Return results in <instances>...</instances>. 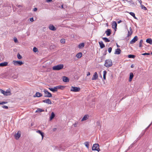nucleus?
<instances>
[{"mask_svg":"<svg viewBox=\"0 0 152 152\" xmlns=\"http://www.w3.org/2000/svg\"><path fill=\"white\" fill-rule=\"evenodd\" d=\"M14 41L15 42H18L17 39L16 37H14Z\"/></svg>","mask_w":152,"mask_h":152,"instance_id":"a18cd8bd","label":"nucleus"},{"mask_svg":"<svg viewBox=\"0 0 152 152\" xmlns=\"http://www.w3.org/2000/svg\"><path fill=\"white\" fill-rule=\"evenodd\" d=\"M133 65H131V67L133 68Z\"/></svg>","mask_w":152,"mask_h":152,"instance_id":"6e6d98bb","label":"nucleus"},{"mask_svg":"<svg viewBox=\"0 0 152 152\" xmlns=\"http://www.w3.org/2000/svg\"><path fill=\"white\" fill-rule=\"evenodd\" d=\"M88 117L89 116L88 115H85L81 119V121H84L86 120L88 118Z\"/></svg>","mask_w":152,"mask_h":152,"instance_id":"a211bd4d","label":"nucleus"},{"mask_svg":"<svg viewBox=\"0 0 152 152\" xmlns=\"http://www.w3.org/2000/svg\"><path fill=\"white\" fill-rule=\"evenodd\" d=\"M63 81L64 82H67L69 81V80L68 77H63Z\"/></svg>","mask_w":152,"mask_h":152,"instance_id":"a878e982","label":"nucleus"},{"mask_svg":"<svg viewBox=\"0 0 152 152\" xmlns=\"http://www.w3.org/2000/svg\"><path fill=\"white\" fill-rule=\"evenodd\" d=\"M17 57L19 59H21L22 58V56L19 53H18L17 55Z\"/></svg>","mask_w":152,"mask_h":152,"instance_id":"4c0bfd02","label":"nucleus"},{"mask_svg":"<svg viewBox=\"0 0 152 152\" xmlns=\"http://www.w3.org/2000/svg\"><path fill=\"white\" fill-rule=\"evenodd\" d=\"M138 1L140 3V5L142 4V1L141 0H138Z\"/></svg>","mask_w":152,"mask_h":152,"instance_id":"49530a36","label":"nucleus"},{"mask_svg":"<svg viewBox=\"0 0 152 152\" xmlns=\"http://www.w3.org/2000/svg\"><path fill=\"white\" fill-rule=\"evenodd\" d=\"M112 48L111 47L109 48L108 49V51L110 53L111 52Z\"/></svg>","mask_w":152,"mask_h":152,"instance_id":"a19ab883","label":"nucleus"},{"mask_svg":"<svg viewBox=\"0 0 152 152\" xmlns=\"http://www.w3.org/2000/svg\"><path fill=\"white\" fill-rule=\"evenodd\" d=\"M84 43H82L80 44L78 46V47L80 48H82L84 47Z\"/></svg>","mask_w":152,"mask_h":152,"instance_id":"393cba45","label":"nucleus"},{"mask_svg":"<svg viewBox=\"0 0 152 152\" xmlns=\"http://www.w3.org/2000/svg\"><path fill=\"white\" fill-rule=\"evenodd\" d=\"M11 94V93L10 91L9 90H7L5 91V96L10 95Z\"/></svg>","mask_w":152,"mask_h":152,"instance_id":"f3484780","label":"nucleus"},{"mask_svg":"<svg viewBox=\"0 0 152 152\" xmlns=\"http://www.w3.org/2000/svg\"><path fill=\"white\" fill-rule=\"evenodd\" d=\"M56 130V128H54L53 129V130L54 131H55Z\"/></svg>","mask_w":152,"mask_h":152,"instance_id":"864d4df0","label":"nucleus"},{"mask_svg":"<svg viewBox=\"0 0 152 152\" xmlns=\"http://www.w3.org/2000/svg\"><path fill=\"white\" fill-rule=\"evenodd\" d=\"M121 50L119 48L117 49L115 52V54H119L121 53Z\"/></svg>","mask_w":152,"mask_h":152,"instance_id":"2eb2a0df","label":"nucleus"},{"mask_svg":"<svg viewBox=\"0 0 152 152\" xmlns=\"http://www.w3.org/2000/svg\"><path fill=\"white\" fill-rule=\"evenodd\" d=\"M82 56V53L81 52L79 53L76 55V57L78 58H80Z\"/></svg>","mask_w":152,"mask_h":152,"instance_id":"5701e85b","label":"nucleus"},{"mask_svg":"<svg viewBox=\"0 0 152 152\" xmlns=\"http://www.w3.org/2000/svg\"><path fill=\"white\" fill-rule=\"evenodd\" d=\"M113 65L112 62L110 59L106 60L105 61L104 66L107 67H109Z\"/></svg>","mask_w":152,"mask_h":152,"instance_id":"f03ea898","label":"nucleus"},{"mask_svg":"<svg viewBox=\"0 0 152 152\" xmlns=\"http://www.w3.org/2000/svg\"><path fill=\"white\" fill-rule=\"evenodd\" d=\"M134 77V75L133 73L131 72L130 73V76L129 81V82L132 81V80Z\"/></svg>","mask_w":152,"mask_h":152,"instance_id":"412c9836","label":"nucleus"},{"mask_svg":"<svg viewBox=\"0 0 152 152\" xmlns=\"http://www.w3.org/2000/svg\"><path fill=\"white\" fill-rule=\"evenodd\" d=\"M61 7H62V8H63V5H62L61 6Z\"/></svg>","mask_w":152,"mask_h":152,"instance_id":"13d9d810","label":"nucleus"},{"mask_svg":"<svg viewBox=\"0 0 152 152\" xmlns=\"http://www.w3.org/2000/svg\"><path fill=\"white\" fill-rule=\"evenodd\" d=\"M138 38L137 36H135L130 41V43L131 44H132L134 43L138 40Z\"/></svg>","mask_w":152,"mask_h":152,"instance_id":"1a4fd4ad","label":"nucleus"},{"mask_svg":"<svg viewBox=\"0 0 152 152\" xmlns=\"http://www.w3.org/2000/svg\"><path fill=\"white\" fill-rule=\"evenodd\" d=\"M150 54V53H142V55H149Z\"/></svg>","mask_w":152,"mask_h":152,"instance_id":"c03bdc74","label":"nucleus"},{"mask_svg":"<svg viewBox=\"0 0 152 152\" xmlns=\"http://www.w3.org/2000/svg\"><path fill=\"white\" fill-rule=\"evenodd\" d=\"M44 92L46 95L45 97H50L52 96V94L51 93L49 92L47 90H44Z\"/></svg>","mask_w":152,"mask_h":152,"instance_id":"0eeeda50","label":"nucleus"},{"mask_svg":"<svg viewBox=\"0 0 152 152\" xmlns=\"http://www.w3.org/2000/svg\"><path fill=\"white\" fill-rule=\"evenodd\" d=\"M65 87L62 86H58L54 87V88H49V89L51 91L53 92H56L57 91L58 89H61L62 90H63Z\"/></svg>","mask_w":152,"mask_h":152,"instance_id":"f257e3e1","label":"nucleus"},{"mask_svg":"<svg viewBox=\"0 0 152 152\" xmlns=\"http://www.w3.org/2000/svg\"><path fill=\"white\" fill-rule=\"evenodd\" d=\"M30 20L31 22H33L34 21L33 18H30Z\"/></svg>","mask_w":152,"mask_h":152,"instance_id":"de8ad7c7","label":"nucleus"},{"mask_svg":"<svg viewBox=\"0 0 152 152\" xmlns=\"http://www.w3.org/2000/svg\"><path fill=\"white\" fill-rule=\"evenodd\" d=\"M90 75V73L89 72H87V76H88L89 75Z\"/></svg>","mask_w":152,"mask_h":152,"instance_id":"09e8293b","label":"nucleus"},{"mask_svg":"<svg viewBox=\"0 0 152 152\" xmlns=\"http://www.w3.org/2000/svg\"><path fill=\"white\" fill-rule=\"evenodd\" d=\"M21 132L20 131H18L17 133L15 134V137L16 140H18L20 137Z\"/></svg>","mask_w":152,"mask_h":152,"instance_id":"6e6552de","label":"nucleus"},{"mask_svg":"<svg viewBox=\"0 0 152 152\" xmlns=\"http://www.w3.org/2000/svg\"><path fill=\"white\" fill-rule=\"evenodd\" d=\"M52 0H46L47 2H50L52 1Z\"/></svg>","mask_w":152,"mask_h":152,"instance_id":"3c124183","label":"nucleus"},{"mask_svg":"<svg viewBox=\"0 0 152 152\" xmlns=\"http://www.w3.org/2000/svg\"><path fill=\"white\" fill-rule=\"evenodd\" d=\"M104 40L105 42H110V40L109 39L107 38L106 37H103L102 38Z\"/></svg>","mask_w":152,"mask_h":152,"instance_id":"c756f323","label":"nucleus"},{"mask_svg":"<svg viewBox=\"0 0 152 152\" xmlns=\"http://www.w3.org/2000/svg\"><path fill=\"white\" fill-rule=\"evenodd\" d=\"M99 44L101 48H103L105 47V45L102 41L99 42Z\"/></svg>","mask_w":152,"mask_h":152,"instance_id":"aec40b11","label":"nucleus"},{"mask_svg":"<svg viewBox=\"0 0 152 152\" xmlns=\"http://www.w3.org/2000/svg\"><path fill=\"white\" fill-rule=\"evenodd\" d=\"M103 79L104 80L106 79V75L107 74V72L106 71H103Z\"/></svg>","mask_w":152,"mask_h":152,"instance_id":"c85d7f7f","label":"nucleus"},{"mask_svg":"<svg viewBox=\"0 0 152 152\" xmlns=\"http://www.w3.org/2000/svg\"><path fill=\"white\" fill-rule=\"evenodd\" d=\"M143 42V40L142 39H141L139 42V47H141L142 46V43Z\"/></svg>","mask_w":152,"mask_h":152,"instance_id":"c9c22d12","label":"nucleus"},{"mask_svg":"<svg viewBox=\"0 0 152 152\" xmlns=\"http://www.w3.org/2000/svg\"><path fill=\"white\" fill-rule=\"evenodd\" d=\"M8 63L7 62H4L0 64V66H6L8 65Z\"/></svg>","mask_w":152,"mask_h":152,"instance_id":"4be33fe9","label":"nucleus"},{"mask_svg":"<svg viewBox=\"0 0 152 152\" xmlns=\"http://www.w3.org/2000/svg\"><path fill=\"white\" fill-rule=\"evenodd\" d=\"M105 32L107 36H109L111 33V30L110 29H107Z\"/></svg>","mask_w":152,"mask_h":152,"instance_id":"4468645a","label":"nucleus"},{"mask_svg":"<svg viewBox=\"0 0 152 152\" xmlns=\"http://www.w3.org/2000/svg\"><path fill=\"white\" fill-rule=\"evenodd\" d=\"M0 91L1 93L5 96V91L1 89H0Z\"/></svg>","mask_w":152,"mask_h":152,"instance_id":"ea45409f","label":"nucleus"},{"mask_svg":"<svg viewBox=\"0 0 152 152\" xmlns=\"http://www.w3.org/2000/svg\"><path fill=\"white\" fill-rule=\"evenodd\" d=\"M129 14L132 16H133L134 18L135 19H137L136 17L135 16V14L133 12H130L129 13Z\"/></svg>","mask_w":152,"mask_h":152,"instance_id":"7c9ffc66","label":"nucleus"},{"mask_svg":"<svg viewBox=\"0 0 152 152\" xmlns=\"http://www.w3.org/2000/svg\"><path fill=\"white\" fill-rule=\"evenodd\" d=\"M44 111V110L40 108H38L37 109V110L36 111V112H42Z\"/></svg>","mask_w":152,"mask_h":152,"instance_id":"f704fd0d","label":"nucleus"},{"mask_svg":"<svg viewBox=\"0 0 152 152\" xmlns=\"http://www.w3.org/2000/svg\"><path fill=\"white\" fill-rule=\"evenodd\" d=\"M64 67V65L63 64H59L53 66V69L54 70H59Z\"/></svg>","mask_w":152,"mask_h":152,"instance_id":"7ed1b4c3","label":"nucleus"},{"mask_svg":"<svg viewBox=\"0 0 152 152\" xmlns=\"http://www.w3.org/2000/svg\"><path fill=\"white\" fill-rule=\"evenodd\" d=\"M55 115L54 113L53 112H52L51 113V115L50 116V120H51L52 119H53V118H54V117H55Z\"/></svg>","mask_w":152,"mask_h":152,"instance_id":"bb28decb","label":"nucleus"},{"mask_svg":"<svg viewBox=\"0 0 152 152\" xmlns=\"http://www.w3.org/2000/svg\"><path fill=\"white\" fill-rule=\"evenodd\" d=\"M33 50L34 52H36L38 51V49L36 47H34L33 48Z\"/></svg>","mask_w":152,"mask_h":152,"instance_id":"58836bf2","label":"nucleus"},{"mask_svg":"<svg viewBox=\"0 0 152 152\" xmlns=\"http://www.w3.org/2000/svg\"><path fill=\"white\" fill-rule=\"evenodd\" d=\"M49 29L52 31H55L56 30V28L55 27H54L53 25L50 24L49 26Z\"/></svg>","mask_w":152,"mask_h":152,"instance_id":"ddd939ff","label":"nucleus"},{"mask_svg":"<svg viewBox=\"0 0 152 152\" xmlns=\"http://www.w3.org/2000/svg\"><path fill=\"white\" fill-rule=\"evenodd\" d=\"M151 54L152 55V52H151Z\"/></svg>","mask_w":152,"mask_h":152,"instance_id":"bf43d9fd","label":"nucleus"},{"mask_svg":"<svg viewBox=\"0 0 152 152\" xmlns=\"http://www.w3.org/2000/svg\"><path fill=\"white\" fill-rule=\"evenodd\" d=\"M7 103V102H2L0 103V104H5Z\"/></svg>","mask_w":152,"mask_h":152,"instance_id":"37998d69","label":"nucleus"},{"mask_svg":"<svg viewBox=\"0 0 152 152\" xmlns=\"http://www.w3.org/2000/svg\"><path fill=\"white\" fill-rule=\"evenodd\" d=\"M121 22V20H120L119 21H118V23H119L120 22Z\"/></svg>","mask_w":152,"mask_h":152,"instance_id":"5fc2aeb1","label":"nucleus"},{"mask_svg":"<svg viewBox=\"0 0 152 152\" xmlns=\"http://www.w3.org/2000/svg\"><path fill=\"white\" fill-rule=\"evenodd\" d=\"M117 24L116 22L115 21H114L113 22L112 24V27L114 29L116 28H117Z\"/></svg>","mask_w":152,"mask_h":152,"instance_id":"dca6fc26","label":"nucleus"},{"mask_svg":"<svg viewBox=\"0 0 152 152\" xmlns=\"http://www.w3.org/2000/svg\"><path fill=\"white\" fill-rule=\"evenodd\" d=\"M117 47H119V46L117 44Z\"/></svg>","mask_w":152,"mask_h":152,"instance_id":"4d7b16f0","label":"nucleus"},{"mask_svg":"<svg viewBox=\"0 0 152 152\" xmlns=\"http://www.w3.org/2000/svg\"><path fill=\"white\" fill-rule=\"evenodd\" d=\"M37 9L36 8H35L34 9V11H37Z\"/></svg>","mask_w":152,"mask_h":152,"instance_id":"8fccbe9b","label":"nucleus"},{"mask_svg":"<svg viewBox=\"0 0 152 152\" xmlns=\"http://www.w3.org/2000/svg\"><path fill=\"white\" fill-rule=\"evenodd\" d=\"M43 102L48 104H52L51 100L49 99L43 100Z\"/></svg>","mask_w":152,"mask_h":152,"instance_id":"f8f14e48","label":"nucleus"},{"mask_svg":"<svg viewBox=\"0 0 152 152\" xmlns=\"http://www.w3.org/2000/svg\"><path fill=\"white\" fill-rule=\"evenodd\" d=\"M80 88L79 87L72 86L70 89V91L74 92H79L80 91Z\"/></svg>","mask_w":152,"mask_h":152,"instance_id":"39448f33","label":"nucleus"},{"mask_svg":"<svg viewBox=\"0 0 152 152\" xmlns=\"http://www.w3.org/2000/svg\"><path fill=\"white\" fill-rule=\"evenodd\" d=\"M98 78V75L97 73L96 72L94 73L93 76L92 78V80H96Z\"/></svg>","mask_w":152,"mask_h":152,"instance_id":"9d476101","label":"nucleus"},{"mask_svg":"<svg viewBox=\"0 0 152 152\" xmlns=\"http://www.w3.org/2000/svg\"><path fill=\"white\" fill-rule=\"evenodd\" d=\"M92 150L94 151H97L98 152L100 151L99 148V145L98 144H95L93 145L92 147Z\"/></svg>","mask_w":152,"mask_h":152,"instance_id":"20e7f679","label":"nucleus"},{"mask_svg":"<svg viewBox=\"0 0 152 152\" xmlns=\"http://www.w3.org/2000/svg\"><path fill=\"white\" fill-rule=\"evenodd\" d=\"M42 96V94L40 93L37 92L34 96V97H40Z\"/></svg>","mask_w":152,"mask_h":152,"instance_id":"6ab92c4d","label":"nucleus"},{"mask_svg":"<svg viewBox=\"0 0 152 152\" xmlns=\"http://www.w3.org/2000/svg\"><path fill=\"white\" fill-rule=\"evenodd\" d=\"M135 57V56L133 55H129L128 56V57L130 58H134Z\"/></svg>","mask_w":152,"mask_h":152,"instance_id":"473e14b6","label":"nucleus"},{"mask_svg":"<svg viewBox=\"0 0 152 152\" xmlns=\"http://www.w3.org/2000/svg\"><path fill=\"white\" fill-rule=\"evenodd\" d=\"M132 31L131 27L129 28V30H128V34L127 37H128L130 36L132 34Z\"/></svg>","mask_w":152,"mask_h":152,"instance_id":"9b49d317","label":"nucleus"},{"mask_svg":"<svg viewBox=\"0 0 152 152\" xmlns=\"http://www.w3.org/2000/svg\"><path fill=\"white\" fill-rule=\"evenodd\" d=\"M141 7V8L142 9H143L144 10H147L146 8L142 4L140 5Z\"/></svg>","mask_w":152,"mask_h":152,"instance_id":"72a5a7b5","label":"nucleus"},{"mask_svg":"<svg viewBox=\"0 0 152 152\" xmlns=\"http://www.w3.org/2000/svg\"><path fill=\"white\" fill-rule=\"evenodd\" d=\"M84 144L88 148H89V142H86L84 143Z\"/></svg>","mask_w":152,"mask_h":152,"instance_id":"2f4dec72","label":"nucleus"},{"mask_svg":"<svg viewBox=\"0 0 152 152\" xmlns=\"http://www.w3.org/2000/svg\"><path fill=\"white\" fill-rule=\"evenodd\" d=\"M60 42L61 43L64 44L65 43V39H61L60 40Z\"/></svg>","mask_w":152,"mask_h":152,"instance_id":"e433bc0d","label":"nucleus"},{"mask_svg":"<svg viewBox=\"0 0 152 152\" xmlns=\"http://www.w3.org/2000/svg\"><path fill=\"white\" fill-rule=\"evenodd\" d=\"M73 126L75 127H76L77 126V124L75 123V124H73Z\"/></svg>","mask_w":152,"mask_h":152,"instance_id":"603ef678","label":"nucleus"},{"mask_svg":"<svg viewBox=\"0 0 152 152\" xmlns=\"http://www.w3.org/2000/svg\"><path fill=\"white\" fill-rule=\"evenodd\" d=\"M13 64L15 65L20 66L23 64V63L21 61H13Z\"/></svg>","mask_w":152,"mask_h":152,"instance_id":"423d86ee","label":"nucleus"},{"mask_svg":"<svg viewBox=\"0 0 152 152\" xmlns=\"http://www.w3.org/2000/svg\"><path fill=\"white\" fill-rule=\"evenodd\" d=\"M146 42L150 44H152V39L151 38L147 39L146 40Z\"/></svg>","mask_w":152,"mask_h":152,"instance_id":"b1692460","label":"nucleus"},{"mask_svg":"<svg viewBox=\"0 0 152 152\" xmlns=\"http://www.w3.org/2000/svg\"><path fill=\"white\" fill-rule=\"evenodd\" d=\"M2 107L3 108H4V109H7L8 108V107L7 106H5V105L3 106H2Z\"/></svg>","mask_w":152,"mask_h":152,"instance_id":"79ce46f5","label":"nucleus"},{"mask_svg":"<svg viewBox=\"0 0 152 152\" xmlns=\"http://www.w3.org/2000/svg\"><path fill=\"white\" fill-rule=\"evenodd\" d=\"M37 132L39 133V134H40L42 136V139H43V137L44 136L43 133L40 130H38V131H37Z\"/></svg>","mask_w":152,"mask_h":152,"instance_id":"cd10ccee","label":"nucleus"}]
</instances>
